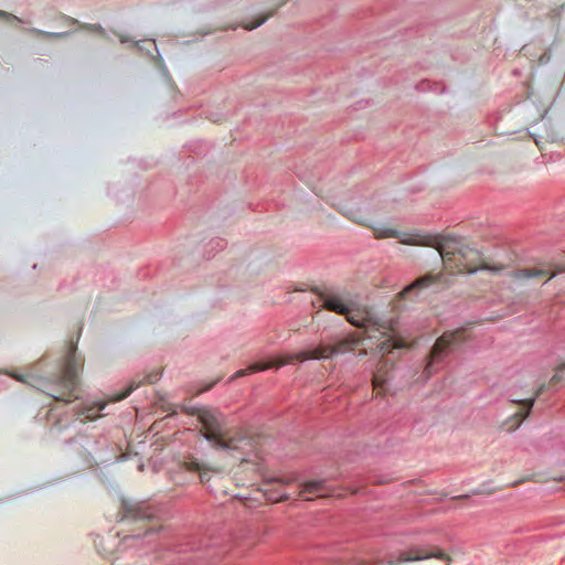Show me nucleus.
<instances>
[{
    "label": "nucleus",
    "mask_w": 565,
    "mask_h": 565,
    "mask_svg": "<svg viewBox=\"0 0 565 565\" xmlns=\"http://www.w3.org/2000/svg\"><path fill=\"white\" fill-rule=\"evenodd\" d=\"M66 445L79 444L81 447L89 455L93 456L96 454L102 447L106 445V439H96L94 437L81 436L79 439L70 438L65 440Z\"/></svg>",
    "instance_id": "ddd939ff"
},
{
    "label": "nucleus",
    "mask_w": 565,
    "mask_h": 565,
    "mask_svg": "<svg viewBox=\"0 0 565 565\" xmlns=\"http://www.w3.org/2000/svg\"><path fill=\"white\" fill-rule=\"evenodd\" d=\"M105 403H97L92 407H87L83 409L79 414L84 416V418L93 420L99 416H102V411L105 409Z\"/></svg>",
    "instance_id": "f3484780"
},
{
    "label": "nucleus",
    "mask_w": 565,
    "mask_h": 565,
    "mask_svg": "<svg viewBox=\"0 0 565 565\" xmlns=\"http://www.w3.org/2000/svg\"><path fill=\"white\" fill-rule=\"evenodd\" d=\"M157 532H158L157 527L150 526V527L146 529L143 531V533L126 535L122 540V543L127 546H130L132 541H141L145 539H148L147 542L150 543L152 541L151 537L154 536L157 534Z\"/></svg>",
    "instance_id": "4468645a"
},
{
    "label": "nucleus",
    "mask_w": 565,
    "mask_h": 565,
    "mask_svg": "<svg viewBox=\"0 0 565 565\" xmlns=\"http://www.w3.org/2000/svg\"><path fill=\"white\" fill-rule=\"evenodd\" d=\"M120 42H121V43L134 42V43L136 44V46H137L138 49H140V50H141V46H140V44H139V43H140V41L135 42V41H134L132 39H130V38H127V36H120Z\"/></svg>",
    "instance_id": "cd10ccee"
},
{
    "label": "nucleus",
    "mask_w": 565,
    "mask_h": 565,
    "mask_svg": "<svg viewBox=\"0 0 565 565\" xmlns=\"http://www.w3.org/2000/svg\"><path fill=\"white\" fill-rule=\"evenodd\" d=\"M377 238H401V232L390 227L374 228Z\"/></svg>",
    "instance_id": "6ab92c4d"
},
{
    "label": "nucleus",
    "mask_w": 565,
    "mask_h": 565,
    "mask_svg": "<svg viewBox=\"0 0 565 565\" xmlns=\"http://www.w3.org/2000/svg\"><path fill=\"white\" fill-rule=\"evenodd\" d=\"M198 420L204 429V438L207 441L214 443V445L223 449L228 448L227 444L220 440L223 428V418L218 411L204 406L198 417Z\"/></svg>",
    "instance_id": "423d86ee"
},
{
    "label": "nucleus",
    "mask_w": 565,
    "mask_h": 565,
    "mask_svg": "<svg viewBox=\"0 0 565 565\" xmlns=\"http://www.w3.org/2000/svg\"><path fill=\"white\" fill-rule=\"evenodd\" d=\"M439 551L437 550H426L422 547H411L404 551H398L396 553L390 554L388 564L390 565H399L405 562H414L422 561L430 557H438Z\"/></svg>",
    "instance_id": "0eeeda50"
},
{
    "label": "nucleus",
    "mask_w": 565,
    "mask_h": 565,
    "mask_svg": "<svg viewBox=\"0 0 565 565\" xmlns=\"http://www.w3.org/2000/svg\"><path fill=\"white\" fill-rule=\"evenodd\" d=\"M320 299L324 309L344 316L355 328L377 331L382 335H388L390 339L399 334L398 317L375 316L356 295L332 291L321 295Z\"/></svg>",
    "instance_id": "f257e3e1"
},
{
    "label": "nucleus",
    "mask_w": 565,
    "mask_h": 565,
    "mask_svg": "<svg viewBox=\"0 0 565 565\" xmlns=\"http://www.w3.org/2000/svg\"><path fill=\"white\" fill-rule=\"evenodd\" d=\"M388 557H390V555H388L385 559H382V563H385V562H386V563H388V562H387V561H388ZM387 565H390V564H387Z\"/></svg>",
    "instance_id": "c756f323"
},
{
    "label": "nucleus",
    "mask_w": 565,
    "mask_h": 565,
    "mask_svg": "<svg viewBox=\"0 0 565 565\" xmlns=\"http://www.w3.org/2000/svg\"><path fill=\"white\" fill-rule=\"evenodd\" d=\"M316 565H347L341 558L333 556H323Z\"/></svg>",
    "instance_id": "aec40b11"
},
{
    "label": "nucleus",
    "mask_w": 565,
    "mask_h": 565,
    "mask_svg": "<svg viewBox=\"0 0 565 565\" xmlns=\"http://www.w3.org/2000/svg\"><path fill=\"white\" fill-rule=\"evenodd\" d=\"M226 246V241L224 238H221V237H215V238H212L207 246H206V254H207V258H211L213 255L211 254L212 252L216 253L218 250H222L224 249Z\"/></svg>",
    "instance_id": "a211bd4d"
},
{
    "label": "nucleus",
    "mask_w": 565,
    "mask_h": 565,
    "mask_svg": "<svg viewBox=\"0 0 565 565\" xmlns=\"http://www.w3.org/2000/svg\"><path fill=\"white\" fill-rule=\"evenodd\" d=\"M0 18L7 19L8 21L15 20V21L21 22V23L23 22L22 19L13 15L12 13H9L7 11H2V10H0Z\"/></svg>",
    "instance_id": "393cba45"
},
{
    "label": "nucleus",
    "mask_w": 565,
    "mask_h": 565,
    "mask_svg": "<svg viewBox=\"0 0 565 565\" xmlns=\"http://www.w3.org/2000/svg\"><path fill=\"white\" fill-rule=\"evenodd\" d=\"M10 376L22 383H28V379L30 377V375H20L17 373H10Z\"/></svg>",
    "instance_id": "a878e982"
},
{
    "label": "nucleus",
    "mask_w": 565,
    "mask_h": 565,
    "mask_svg": "<svg viewBox=\"0 0 565 565\" xmlns=\"http://www.w3.org/2000/svg\"><path fill=\"white\" fill-rule=\"evenodd\" d=\"M184 465H185L186 470L192 471V472H198V473L201 472L205 468L204 465L196 459H190V460L185 461Z\"/></svg>",
    "instance_id": "412c9836"
},
{
    "label": "nucleus",
    "mask_w": 565,
    "mask_h": 565,
    "mask_svg": "<svg viewBox=\"0 0 565 565\" xmlns=\"http://www.w3.org/2000/svg\"><path fill=\"white\" fill-rule=\"evenodd\" d=\"M285 363H278L277 360L275 358H270V359H267V360H262V361H258V362H255V363H252L249 364L246 369H241L238 370L237 372H235L230 379H228V383L233 382L235 379H238V377H242V376H245L247 374H252V373H256V372H260V371H265V370H268V369H279L284 365Z\"/></svg>",
    "instance_id": "9b49d317"
},
{
    "label": "nucleus",
    "mask_w": 565,
    "mask_h": 565,
    "mask_svg": "<svg viewBox=\"0 0 565 565\" xmlns=\"http://www.w3.org/2000/svg\"><path fill=\"white\" fill-rule=\"evenodd\" d=\"M439 253L445 263L454 262L460 271L476 274L478 270H489L500 273L508 267V264L500 265H481L476 267L475 264L480 259V252L476 247H471L463 243L461 238L455 236H444L439 241Z\"/></svg>",
    "instance_id": "f03ea898"
},
{
    "label": "nucleus",
    "mask_w": 565,
    "mask_h": 565,
    "mask_svg": "<svg viewBox=\"0 0 565 565\" xmlns=\"http://www.w3.org/2000/svg\"><path fill=\"white\" fill-rule=\"evenodd\" d=\"M557 275V271L552 268L551 264H539L534 267H525L514 270V277L516 279H531L548 276L547 280H551Z\"/></svg>",
    "instance_id": "6e6552de"
},
{
    "label": "nucleus",
    "mask_w": 565,
    "mask_h": 565,
    "mask_svg": "<svg viewBox=\"0 0 565 565\" xmlns=\"http://www.w3.org/2000/svg\"><path fill=\"white\" fill-rule=\"evenodd\" d=\"M564 372H565V363L562 364L559 367H557V370H556L555 374L552 376L548 385H546V384L540 385L535 395L532 398L524 399V404L526 405V408L529 412H531V409L535 403V399L539 398L540 396H542L547 388H553L554 392H556L558 390L562 382L564 381V377H563Z\"/></svg>",
    "instance_id": "9d476101"
},
{
    "label": "nucleus",
    "mask_w": 565,
    "mask_h": 565,
    "mask_svg": "<svg viewBox=\"0 0 565 565\" xmlns=\"http://www.w3.org/2000/svg\"><path fill=\"white\" fill-rule=\"evenodd\" d=\"M82 361L76 356L74 348H70L64 366L56 375V383L53 386V392L49 393L57 401L71 402V398L78 399V385H79V371Z\"/></svg>",
    "instance_id": "7ed1b4c3"
},
{
    "label": "nucleus",
    "mask_w": 565,
    "mask_h": 565,
    "mask_svg": "<svg viewBox=\"0 0 565 565\" xmlns=\"http://www.w3.org/2000/svg\"><path fill=\"white\" fill-rule=\"evenodd\" d=\"M136 388V386H130L125 393H122L120 396H119V399H124L126 398L128 395L131 394V392Z\"/></svg>",
    "instance_id": "c85d7f7f"
},
{
    "label": "nucleus",
    "mask_w": 565,
    "mask_h": 565,
    "mask_svg": "<svg viewBox=\"0 0 565 565\" xmlns=\"http://www.w3.org/2000/svg\"><path fill=\"white\" fill-rule=\"evenodd\" d=\"M463 345L462 332H445L437 339L431 348L427 364L420 377L425 381L430 379L439 369L444 367L448 358L461 351Z\"/></svg>",
    "instance_id": "20e7f679"
},
{
    "label": "nucleus",
    "mask_w": 565,
    "mask_h": 565,
    "mask_svg": "<svg viewBox=\"0 0 565 565\" xmlns=\"http://www.w3.org/2000/svg\"><path fill=\"white\" fill-rule=\"evenodd\" d=\"M203 407L204 406H199V405H183L182 406V412L185 413V414L199 417V415H200L201 411L203 409Z\"/></svg>",
    "instance_id": "4be33fe9"
},
{
    "label": "nucleus",
    "mask_w": 565,
    "mask_h": 565,
    "mask_svg": "<svg viewBox=\"0 0 565 565\" xmlns=\"http://www.w3.org/2000/svg\"><path fill=\"white\" fill-rule=\"evenodd\" d=\"M417 89L418 90H427V89H430V83L428 81H422L418 85H417Z\"/></svg>",
    "instance_id": "bb28decb"
},
{
    "label": "nucleus",
    "mask_w": 565,
    "mask_h": 565,
    "mask_svg": "<svg viewBox=\"0 0 565 565\" xmlns=\"http://www.w3.org/2000/svg\"><path fill=\"white\" fill-rule=\"evenodd\" d=\"M120 511L124 519L132 521H150L162 516L166 509L162 504L138 501L134 499H121Z\"/></svg>",
    "instance_id": "39448f33"
},
{
    "label": "nucleus",
    "mask_w": 565,
    "mask_h": 565,
    "mask_svg": "<svg viewBox=\"0 0 565 565\" xmlns=\"http://www.w3.org/2000/svg\"><path fill=\"white\" fill-rule=\"evenodd\" d=\"M64 19L68 24L78 25L81 29H85L92 32H98L103 35L106 33L105 29L100 24H82L78 20L66 15L64 17Z\"/></svg>",
    "instance_id": "dca6fc26"
},
{
    "label": "nucleus",
    "mask_w": 565,
    "mask_h": 565,
    "mask_svg": "<svg viewBox=\"0 0 565 565\" xmlns=\"http://www.w3.org/2000/svg\"><path fill=\"white\" fill-rule=\"evenodd\" d=\"M267 19L268 15H262L254 23H244L243 26L245 30L252 31L264 24L267 21Z\"/></svg>",
    "instance_id": "5701e85b"
},
{
    "label": "nucleus",
    "mask_w": 565,
    "mask_h": 565,
    "mask_svg": "<svg viewBox=\"0 0 565 565\" xmlns=\"http://www.w3.org/2000/svg\"><path fill=\"white\" fill-rule=\"evenodd\" d=\"M200 482L206 484L211 480V471L210 469L204 468L201 472H199Z\"/></svg>",
    "instance_id": "b1692460"
},
{
    "label": "nucleus",
    "mask_w": 565,
    "mask_h": 565,
    "mask_svg": "<svg viewBox=\"0 0 565 565\" xmlns=\"http://www.w3.org/2000/svg\"><path fill=\"white\" fill-rule=\"evenodd\" d=\"M437 281V276L433 274H425L423 276L417 277L411 284H408L401 292L399 296L402 298H407L411 294H415V296L419 295V292L434 282Z\"/></svg>",
    "instance_id": "f8f14e48"
},
{
    "label": "nucleus",
    "mask_w": 565,
    "mask_h": 565,
    "mask_svg": "<svg viewBox=\"0 0 565 565\" xmlns=\"http://www.w3.org/2000/svg\"><path fill=\"white\" fill-rule=\"evenodd\" d=\"M301 492L318 497H332L334 495V488L327 479L308 480L301 483Z\"/></svg>",
    "instance_id": "1a4fd4ad"
},
{
    "label": "nucleus",
    "mask_w": 565,
    "mask_h": 565,
    "mask_svg": "<svg viewBox=\"0 0 565 565\" xmlns=\"http://www.w3.org/2000/svg\"><path fill=\"white\" fill-rule=\"evenodd\" d=\"M148 381H149V382H153L152 375H149V376H148Z\"/></svg>",
    "instance_id": "7c9ffc66"
},
{
    "label": "nucleus",
    "mask_w": 565,
    "mask_h": 565,
    "mask_svg": "<svg viewBox=\"0 0 565 565\" xmlns=\"http://www.w3.org/2000/svg\"><path fill=\"white\" fill-rule=\"evenodd\" d=\"M28 31L33 34H36L39 36H43V38H47V39H55V40L67 38L68 35H71L73 33L72 31L49 32V31H43V30L36 29V28H30V29H28Z\"/></svg>",
    "instance_id": "2eb2a0df"
}]
</instances>
